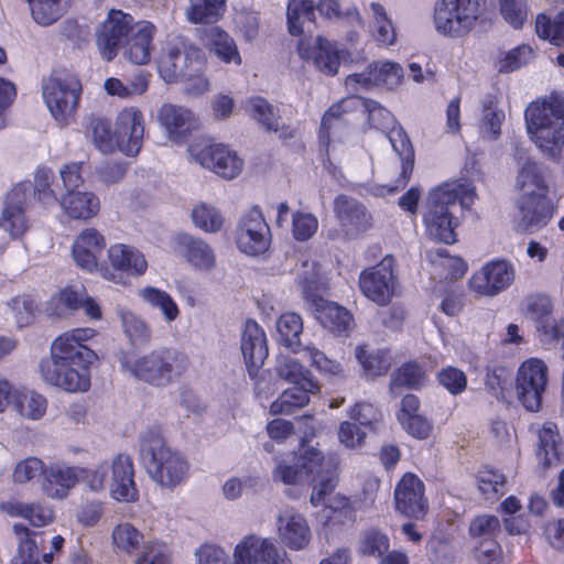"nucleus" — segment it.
<instances>
[{"label":"nucleus","instance_id":"20","mask_svg":"<svg viewBox=\"0 0 564 564\" xmlns=\"http://www.w3.org/2000/svg\"><path fill=\"white\" fill-rule=\"evenodd\" d=\"M108 259L112 270L101 269L102 275L115 282H121L123 274L141 275L148 268L144 256L134 247L123 243L111 246L108 249Z\"/></svg>","mask_w":564,"mask_h":564},{"label":"nucleus","instance_id":"42","mask_svg":"<svg viewBox=\"0 0 564 564\" xmlns=\"http://www.w3.org/2000/svg\"><path fill=\"white\" fill-rule=\"evenodd\" d=\"M507 478L499 470L484 466L477 474V486L486 500L497 501L506 492Z\"/></svg>","mask_w":564,"mask_h":564},{"label":"nucleus","instance_id":"51","mask_svg":"<svg viewBox=\"0 0 564 564\" xmlns=\"http://www.w3.org/2000/svg\"><path fill=\"white\" fill-rule=\"evenodd\" d=\"M268 539L250 534L245 536L234 550L235 564H261L262 550Z\"/></svg>","mask_w":564,"mask_h":564},{"label":"nucleus","instance_id":"45","mask_svg":"<svg viewBox=\"0 0 564 564\" xmlns=\"http://www.w3.org/2000/svg\"><path fill=\"white\" fill-rule=\"evenodd\" d=\"M138 294L143 302L153 308H158L167 323H172L178 317V306L167 292L156 288L147 286L139 290Z\"/></svg>","mask_w":564,"mask_h":564},{"label":"nucleus","instance_id":"58","mask_svg":"<svg viewBox=\"0 0 564 564\" xmlns=\"http://www.w3.org/2000/svg\"><path fill=\"white\" fill-rule=\"evenodd\" d=\"M501 532V523L498 517L494 514H479L471 519L468 533L475 541L482 539L497 538Z\"/></svg>","mask_w":564,"mask_h":564},{"label":"nucleus","instance_id":"34","mask_svg":"<svg viewBox=\"0 0 564 564\" xmlns=\"http://www.w3.org/2000/svg\"><path fill=\"white\" fill-rule=\"evenodd\" d=\"M276 375L295 386H302L307 390H319L317 381L311 371L293 357L280 355L275 365Z\"/></svg>","mask_w":564,"mask_h":564},{"label":"nucleus","instance_id":"60","mask_svg":"<svg viewBox=\"0 0 564 564\" xmlns=\"http://www.w3.org/2000/svg\"><path fill=\"white\" fill-rule=\"evenodd\" d=\"M348 100H341L334 104L324 113L319 129V138L323 142L326 141L328 143L330 141L333 130L339 129L345 124L344 115L346 113L345 106Z\"/></svg>","mask_w":564,"mask_h":564},{"label":"nucleus","instance_id":"52","mask_svg":"<svg viewBox=\"0 0 564 564\" xmlns=\"http://www.w3.org/2000/svg\"><path fill=\"white\" fill-rule=\"evenodd\" d=\"M288 26L292 35H300L303 32L305 21L313 22L315 18V6L311 0H291L288 6Z\"/></svg>","mask_w":564,"mask_h":564},{"label":"nucleus","instance_id":"44","mask_svg":"<svg viewBox=\"0 0 564 564\" xmlns=\"http://www.w3.org/2000/svg\"><path fill=\"white\" fill-rule=\"evenodd\" d=\"M318 390H307L302 386L286 389L272 402L270 411L272 414H292L296 409L303 408L310 402V394Z\"/></svg>","mask_w":564,"mask_h":564},{"label":"nucleus","instance_id":"28","mask_svg":"<svg viewBox=\"0 0 564 564\" xmlns=\"http://www.w3.org/2000/svg\"><path fill=\"white\" fill-rule=\"evenodd\" d=\"M177 253L192 267L200 271L215 268L216 257L212 247L199 238L181 234L176 238Z\"/></svg>","mask_w":564,"mask_h":564},{"label":"nucleus","instance_id":"2","mask_svg":"<svg viewBox=\"0 0 564 564\" xmlns=\"http://www.w3.org/2000/svg\"><path fill=\"white\" fill-rule=\"evenodd\" d=\"M475 198V188L467 180L445 183L431 191L424 214L427 235L435 241L455 242L457 220L454 214L457 203L462 208H469Z\"/></svg>","mask_w":564,"mask_h":564},{"label":"nucleus","instance_id":"4","mask_svg":"<svg viewBox=\"0 0 564 564\" xmlns=\"http://www.w3.org/2000/svg\"><path fill=\"white\" fill-rule=\"evenodd\" d=\"M528 132L549 158L558 159L564 147V96L552 93L525 110Z\"/></svg>","mask_w":564,"mask_h":564},{"label":"nucleus","instance_id":"62","mask_svg":"<svg viewBox=\"0 0 564 564\" xmlns=\"http://www.w3.org/2000/svg\"><path fill=\"white\" fill-rule=\"evenodd\" d=\"M370 8L375 19V36L377 42L383 45L393 44L395 32L391 21L387 18L384 8L377 2H372Z\"/></svg>","mask_w":564,"mask_h":564},{"label":"nucleus","instance_id":"3","mask_svg":"<svg viewBox=\"0 0 564 564\" xmlns=\"http://www.w3.org/2000/svg\"><path fill=\"white\" fill-rule=\"evenodd\" d=\"M140 455L149 477L163 489H173L189 476L187 458L165 443L158 427L141 433Z\"/></svg>","mask_w":564,"mask_h":564},{"label":"nucleus","instance_id":"11","mask_svg":"<svg viewBox=\"0 0 564 564\" xmlns=\"http://www.w3.org/2000/svg\"><path fill=\"white\" fill-rule=\"evenodd\" d=\"M271 231L262 212L253 206L247 210L238 223L237 246L248 256L263 254L270 247Z\"/></svg>","mask_w":564,"mask_h":564},{"label":"nucleus","instance_id":"13","mask_svg":"<svg viewBox=\"0 0 564 564\" xmlns=\"http://www.w3.org/2000/svg\"><path fill=\"white\" fill-rule=\"evenodd\" d=\"M547 382V367L541 359L524 361L517 375V395L529 411H538Z\"/></svg>","mask_w":564,"mask_h":564},{"label":"nucleus","instance_id":"25","mask_svg":"<svg viewBox=\"0 0 564 564\" xmlns=\"http://www.w3.org/2000/svg\"><path fill=\"white\" fill-rule=\"evenodd\" d=\"M112 477L110 492L113 499L124 502H133L139 498V491L134 482V468L129 455L119 454L111 465Z\"/></svg>","mask_w":564,"mask_h":564},{"label":"nucleus","instance_id":"56","mask_svg":"<svg viewBox=\"0 0 564 564\" xmlns=\"http://www.w3.org/2000/svg\"><path fill=\"white\" fill-rule=\"evenodd\" d=\"M536 33L540 37L550 40L553 44H564V12H560L551 21L546 15L539 14L535 23Z\"/></svg>","mask_w":564,"mask_h":564},{"label":"nucleus","instance_id":"35","mask_svg":"<svg viewBox=\"0 0 564 564\" xmlns=\"http://www.w3.org/2000/svg\"><path fill=\"white\" fill-rule=\"evenodd\" d=\"M227 0H194L185 8V17L192 24H214L223 19Z\"/></svg>","mask_w":564,"mask_h":564},{"label":"nucleus","instance_id":"53","mask_svg":"<svg viewBox=\"0 0 564 564\" xmlns=\"http://www.w3.org/2000/svg\"><path fill=\"white\" fill-rule=\"evenodd\" d=\"M14 533L19 536V551L10 564H40L36 541L24 524H14Z\"/></svg>","mask_w":564,"mask_h":564},{"label":"nucleus","instance_id":"38","mask_svg":"<svg viewBox=\"0 0 564 564\" xmlns=\"http://www.w3.org/2000/svg\"><path fill=\"white\" fill-rule=\"evenodd\" d=\"M1 509L12 517L28 519L32 525L37 528L44 527L53 520L52 509L40 503L10 501L2 503Z\"/></svg>","mask_w":564,"mask_h":564},{"label":"nucleus","instance_id":"21","mask_svg":"<svg viewBox=\"0 0 564 564\" xmlns=\"http://www.w3.org/2000/svg\"><path fill=\"white\" fill-rule=\"evenodd\" d=\"M240 348L248 373L256 379L268 357V346L263 329L252 319L245 324Z\"/></svg>","mask_w":564,"mask_h":564},{"label":"nucleus","instance_id":"63","mask_svg":"<svg viewBox=\"0 0 564 564\" xmlns=\"http://www.w3.org/2000/svg\"><path fill=\"white\" fill-rule=\"evenodd\" d=\"M349 416L366 431H372L381 420V412L370 403L359 402L349 411Z\"/></svg>","mask_w":564,"mask_h":564},{"label":"nucleus","instance_id":"37","mask_svg":"<svg viewBox=\"0 0 564 564\" xmlns=\"http://www.w3.org/2000/svg\"><path fill=\"white\" fill-rule=\"evenodd\" d=\"M389 140L402 161L398 186H405L414 167V151L411 141L402 128H393Z\"/></svg>","mask_w":564,"mask_h":564},{"label":"nucleus","instance_id":"7","mask_svg":"<svg viewBox=\"0 0 564 564\" xmlns=\"http://www.w3.org/2000/svg\"><path fill=\"white\" fill-rule=\"evenodd\" d=\"M203 69L202 52L183 39L167 42L162 48L158 70L165 83H176L192 72Z\"/></svg>","mask_w":564,"mask_h":564},{"label":"nucleus","instance_id":"27","mask_svg":"<svg viewBox=\"0 0 564 564\" xmlns=\"http://www.w3.org/2000/svg\"><path fill=\"white\" fill-rule=\"evenodd\" d=\"M518 227L524 231H535L544 227L552 217L553 207L546 195L523 196L518 200Z\"/></svg>","mask_w":564,"mask_h":564},{"label":"nucleus","instance_id":"39","mask_svg":"<svg viewBox=\"0 0 564 564\" xmlns=\"http://www.w3.org/2000/svg\"><path fill=\"white\" fill-rule=\"evenodd\" d=\"M208 46L212 53H214L224 63H235L236 65L241 64V56L239 54L235 40L220 28H212L208 33Z\"/></svg>","mask_w":564,"mask_h":564},{"label":"nucleus","instance_id":"33","mask_svg":"<svg viewBox=\"0 0 564 564\" xmlns=\"http://www.w3.org/2000/svg\"><path fill=\"white\" fill-rule=\"evenodd\" d=\"M61 207L73 219L95 217L100 208L99 198L91 192L69 191L61 198Z\"/></svg>","mask_w":564,"mask_h":564},{"label":"nucleus","instance_id":"36","mask_svg":"<svg viewBox=\"0 0 564 564\" xmlns=\"http://www.w3.org/2000/svg\"><path fill=\"white\" fill-rule=\"evenodd\" d=\"M276 332L281 345L297 354L304 350L300 336L303 332L302 317L293 312L282 314L276 321Z\"/></svg>","mask_w":564,"mask_h":564},{"label":"nucleus","instance_id":"26","mask_svg":"<svg viewBox=\"0 0 564 564\" xmlns=\"http://www.w3.org/2000/svg\"><path fill=\"white\" fill-rule=\"evenodd\" d=\"M86 468L54 464L44 471L43 490L51 498L63 499L84 478Z\"/></svg>","mask_w":564,"mask_h":564},{"label":"nucleus","instance_id":"47","mask_svg":"<svg viewBox=\"0 0 564 564\" xmlns=\"http://www.w3.org/2000/svg\"><path fill=\"white\" fill-rule=\"evenodd\" d=\"M31 14L40 25H51L66 11L68 0H28Z\"/></svg>","mask_w":564,"mask_h":564},{"label":"nucleus","instance_id":"1","mask_svg":"<svg viewBox=\"0 0 564 564\" xmlns=\"http://www.w3.org/2000/svg\"><path fill=\"white\" fill-rule=\"evenodd\" d=\"M96 330L75 328L59 335L51 345V357L43 359L40 371L43 379L68 392L87 391L90 387V365L97 354L84 345Z\"/></svg>","mask_w":564,"mask_h":564},{"label":"nucleus","instance_id":"14","mask_svg":"<svg viewBox=\"0 0 564 564\" xmlns=\"http://www.w3.org/2000/svg\"><path fill=\"white\" fill-rule=\"evenodd\" d=\"M133 17L121 10H111L96 31V43L101 57L112 61L134 28Z\"/></svg>","mask_w":564,"mask_h":564},{"label":"nucleus","instance_id":"54","mask_svg":"<svg viewBox=\"0 0 564 564\" xmlns=\"http://www.w3.org/2000/svg\"><path fill=\"white\" fill-rule=\"evenodd\" d=\"M247 112L252 116L267 130L278 132L279 116L275 109L262 97H252L246 102Z\"/></svg>","mask_w":564,"mask_h":564},{"label":"nucleus","instance_id":"41","mask_svg":"<svg viewBox=\"0 0 564 564\" xmlns=\"http://www.w3.org/2000/svg\"><path fill=\"white\" fill-rule=\"evenodd\" d=\"M355 356L369 377L384 375L390 366V358L387 350L372 349L367 345L356 347Z\"/></svg>","mask_w":564,"mask_h":564},{"label":"nucleus","instance_id":"22","mask_svg":"<svg viewBox=\"0 0 564 564\" xmlns=\"http://www.w3.org/2000/svg\"><path fill=\"white\" fill-rule=\"evenodd\" d=\"M297 52L303 59H312L314 65L326 75H335L340 65L339 50L336 44L323 36L301 40Z\"/></svg>","mask_w":564,"mask_h":564},{"label":"nucleus","instance_id":"16","mask_svg":"<svg viewBox=\"0 0 564 564\" xmlns=\"http://www.w3.org/2000/svg\"><path fill=\"white\" fill-rule=\"evenodd\" d=\"M424 489V484L417 476L412 473L404 474L394 489L395 509L409 518L423 519L429 510Z\"/></svg>","mask_w":564,"mask_h":564},{"label":"nucleus","instance_id":"9","mask_svg":"<svg viewBox=\"0 0 564 564\" xmlns=\"http://www.w3.org/2000/svg\"><path fill=\"white\" fill-rule=\"evenodd\" d=\"M82 94V84L76 76H52L43 84V97L52 116L62 124L74 117Z\"/></svg>","mask_w":564,"mask_h":564},{"label":"nucleus","instance_id":"19","mask_svg":"<svg viewBox=\"0 0 564 564\" xmlns=\"http://www.w3.org/2000/svg\"><path fill=\"white\" fill-rule=\"evenodd\" d=\"M118 150L128 156L137 155L144 137V119L142 112L133 107L120 111L115 124Z\"/></svg>","mask_w":564,"mask_h":564},{"label":"nucleus","instance_id":"5","mask_svg":"<svg viewBox=\"0 0 564 564\" xmlns=\"http://www.w3.org/2000/svg\"><path fill=\"white\" fill-rule=\"evenodd\" d=\"M120 365L122 370L140 381L154 387H167L188 369L189 359L176 349L160 347L141 356L123 352Z\"/></svg>","mask_w":564,"mask_h":564},{"label":"nucleus","instance_id":"50","mask_svg":"<svg viewBox=\"0 0 564 564\" xmlns=\"http://www.w3.org/2000/svg\"><path fill=\"white\" fill-rule=\"evenodd\" d=\"M85 289L66 288L53 295L47 304V313L51 316L63 317L79 308V303Z\"/></svg>","mask_w":564,"mask_h":564},{"label":"nucleus","instance_id":"30","mask_svg":"<svg viewBox=\"0 0 564 564\" xmlns=\"http://www.w3.org/2000/svg\"><path fill=\"white\" fill-rule=\"evenodd\" d=\"M105 246V238L97 229H84L73 243V258L78 267L91 271L97 268L98 256Z\"/></svg>","mask_w":564,"mask_h":564},{"label":"nucleus","instance_id":"10","mask_svg":"<svg viewBox=\"0 0 564 564\" xmlns=\"http://www.w3.org/2000/svg\"><path fill=\"white\" fill-rule=\"evenodd\" d=\"M394 259L390 256L375 267L365 269L359 276L364 295L380 306L388 305L395 294L397 276L393 272Z\"/></svg>","mask_w":564,"mask_h":564},{"label":"nucleus","instance_id":"40","mask_svg":"<svg viewBox=\"0 0 564 564\" xmlns=\"http://www.w3.org/2000/svg\"><path fill=\"white\" fill-rule=\"evenodd\" d=\"M557 442L558 434L556 432V425L553 423L545 424L539 432V447L536 451V456L544 470L557 466L561 463Z\"/></svg>","mask_w":564,"mask_h":564},{"label":"nucleus","instance_id":"29","mask_svg":"<svg viewBox=\"0 0 564 564\" xmlns=\"http://www.w3.org/2000/svg\"><path fill=\"white\" fill-rule=\"evenodd\" d=\"M155 26L149 21L134 24L124 46V56L128 61L135 65H144L150 61Z\"/></svg>","mask_w":564,"mask_h":564},{"label":"nucleus","instance_id":"23","mask_svg":"<svg viewBox=\"0 0 564 564\" xmlns=\"http://www.w3.org/2000/svg\"><path fill=\"white\" fill-rule=\"evenodd\" d=\"M25 204L26 192L22 186L14 187L6 197L0 215V228L11 238L23 236L29 228Z\"/></svg>","mask_w":564,"mask_h":564},{"label":"nucleus","instance_id":"31","mask_svg":"<svg viewBox=\"0 0 564 564\" xmlns=\"http://www.w3.org/2000/svg\"><path fill=\"white\" fill-rule=\"evenodd\" d=\"M279 535L290 549L302 550L310 543L311 530L301 514L285 511L279 517Z\"/></svg>","mask_w":564,"mask_h":564},{"label":"nucleus","instance_id":"18","mask_svg":"<svg viewBox=\"0 0 564 564\" xmlns=\"http://www.w3.org/2000/svg\"><path fill=\"white\" fill-rule=\"evenodd\" d=\"M334 213L340 229L348 237H357L372 225V216L367 207L358 199L345 194L335 197Z\"/></svg>","mask_w":564,"mask_h":564},{"label":"nucleus","instance_id":"57","mask_svg":"<svg viewBox=\"0 0 564 564\" xmlns=\"http://www.w3.org/2000/svg\"><path fill=\"white\" fill-rule=\"evenodd\" d=\"M123 332L133 345H145L151 339L148 324L132 312L121 314Z\"/></svg>","mask_w":564,"mask_h":564},{"label":"nucleus","instance_id":"49","mask_svg":"<svg viewBox=\"0 0 564 564\" xmlns=\"http://www.w3.org/2000/svg\"><path fill=\"white\" fill-rule=\"evenodd\" d=\"M191 217L197 228L210 234L220 231L225 223V217L218 208L203 202L193 207Z\"/></svg>","mask_w":564,"mask_h":564},{"label":"nucleus","instance_id":"46","mask_svg":"<svg viewBox=\"0 0 564 564\" xmlns=\"http://www.w3.org/2000/svg\"><path fill=\"white\" fill-rule=\"evenodd\" d=\"M112 540L116 549L126 554H133L148 543L143 533L128 522L120 523L113 529Z\"/></svg>","mask_w":564,"mask_h":564},{"label":"nucleus","instance_id":"64","mask_svg":"<svg viewBox=\"0 0 564 564\" xmlns=\"http://www.w3.org/2000/svg\"><path fill=\"white\" fill-rule=\"evenodd\" d=\"M134 564H170L169 550L160 542H148Z\"/></svg>","mask_w":564,"mask_h":564},{"label":"nucleus","instance_id":"61","mask_svg":"<svg viewBox=\"0 0 564 564\" xmlns=\"http://www.w3.org/2000/svg\"><path fill=\"white\" fill-rule=\"evenodd\" d=\"M372 69L376 86H384L392 89L401 83L403 77V68L398 63H372Z\"/></svg>","mask_w":564,"mask_h":564},{"label":"nucleus","instance_id":"6","mask_svg":"<svg viewBox=\"0 0 564 564\" xmlns=\"http://www.w3.org/2000/svg\"><path fill=\"white\" fill-rule=\"evenodd\" d=\"M486 0H441L435 8L436 30L448 36L466 35L480 15Z\"/></svg>","mask_w":564,"mask_h":564},{"label":"nucleus","instance_id":"12","mask_svg":"<svg viewBox=\"0 0 564 564\" xmlns=\"http://www.w3.org/2000/svg\"><path fill=\"white\" fill-rule=\"evenodd\" d=\"M324 455L321 451L302 446L299 456L294 455L292 459L283 458L278 462L273 470V479L285 485H295L302 481H308L314 474L319 475Z\"/></svg>","mask_w":564,"mask_h":564},{"label":"nucleus","instance_id":"43","mask_svg":"<svg viewBox=\"0 0 564 564\" xmlns=\"http://www.w3.org/2000/svg\"><path fill=\"white\" fill-rule=\"evenodd\" d=\"M426 376L423 368L416 362H408L395 370L390 380V392L400 394L402 388L419 389L424 386Z\"/></svg>","mask_w":564,"mask_h":564},{"label":"nucleus","instance_id":"15","mask_svg":"<svg viewBox=\"0 0 564 564\" xmlns=\"http://www.w3.org/2000/svg\"><path fill=\"white\" fill-rule=\"evenodd\" d=\"M513 265L506 260L485 264L469 280L471 291L482 296H495L508 289L514 281Z\"/></svg>","mask_w":564,"mask_h":564},{"label":"nucleus","instance_id":"8","mask_svg":"<svg viewBox=\"0 0 564 564\" xmlns=\"http://www.w3.org/2000/svg\"><path fill=\"white\" fill-rule=\"evenodd\" d=\"M189 155L203 167L209 169L226 180L237 177L243 167V160L221 143H214L207 137L196 138L188 145Z\"/></svg>","mask_w":564,"mask_h":564},{"label":"nucleus","instance_id":"55","mask_svg":"<svg viewBox=\"0 0 564 564\" xmlns=\"http://www.w3.org/2000/svg\"><path fill=\"white\" fill-rule=\"evenodd\" d=\"M93 140L96 147L104 153L118 149L116 131L111 130L110 122L106 118L94 117L90 119Z\"/></svg>","mask_w":564,"mask_h":564},{"label":"nucleus","instance_id":"17","mask_svg":"<svg viewBox=\"0 0 564 564\" xmlns=\"http://www.w3.org/2000/svg\"><path fill=\"white\" fill-rule=\"evenodd\" d=\"M306 301L323 328L336 336L347 337L351 333L354 317L346 307L317 295L307 296Z\"/></svg>","mask_w":564,"mask_h":564},{"label":"nucleus","instance_id":"59","mask_svg":"<svg viewBox=\"0 0 564 564\" xmlns=\"http://www.w3.org/2000/svg\"><path fill=\"white\" fill-rule=\"evenodd\" d=\"M553 312L552 300L542 294H533L524 300V313L525 315L536 323V327L547 322Z\"/></svg>","mask_w":564,"mask_h":564},{"label":"nucleus","instance_id":"24","mask_svg":"<svg viewBox=\"0 0 564 564\" xmlns=\"http://www.w3.org/2000/svg\"><path fill=\"white\" fill-rule=\"evenodd\" d=\"M158 120L171 141L180 143L198 127L194 113L182 106L164 104L158 111Z\"/></svg>","mask_w":564,"mask_h":564},{"label":"nucleus","instance_id":"32","mask_svg":"<svg viewBox=\"0 0 564 564\" xmlns=\"http://www.w3.org/2000/svg\"><path fill=\"white\" fill-rule=\"evenodd\" d=\"M546 167L535 161L528 160L519 170L517 187L520 197L546 195L549 192Z\"/></svg>","mask_w":564,"mask_h":564},{"label":"nucleus","instance_id":"48","mask_svg":"<svg viewBox=\"0 0 564 564\" xmlns=\"http://www.w3.org/2000/svg\"><path fill=\"white\" fill-rule=\"evenodd\" d=\"M505 112L497 106L492 97L482 101V115L479 123L481 134L489 140H497L501 134Z\"/></svg>","mask_w":564,"mask_h":564}]
</instances>
